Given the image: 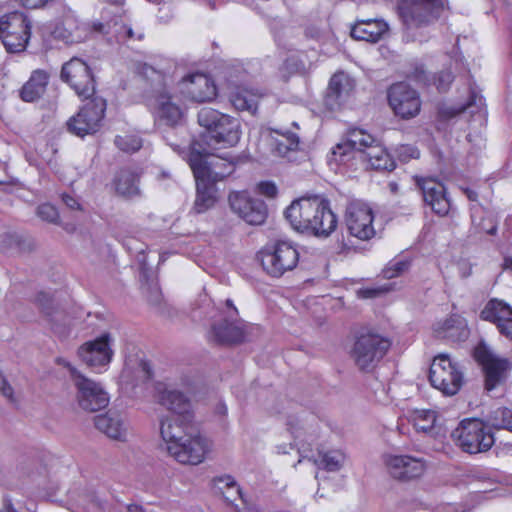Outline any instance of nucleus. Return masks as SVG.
Listing matches in <instances>:
<instances>
[{"label":"nucleus","mask_w":512,"mask_h":512,"mask_svg":"<svg viewBox=\"0 0 512 512\" xmlns=\"http://www.w3.org/2000/svg\"><path fill=\"white\" fill-rule=\"evenodd\" d=\"M332 155L339 164L357 159L373 170L392 171L395 168V162L387 150L362 129L351 130L347 139L333 148Z\"/></svg>","instance_id":"nucleus-1"},{"label":"nucleus","mask_w":512,"mask_h":512,"mask_svg":"<svg viewBox=\"0 0 512 512\" xmlns=\"http://www.w3.org/2000/svg\"><path fill=\"white\" fill-rule=\"evenodd\" d=\"M198 123L206 131L193 145L216 148L235 146L241 136V125L237 118L222 114L212 108H202L197 115Z\"/></svg>","instance_id":"nucleus-2"},{"label":"nucleus","mask_w":512,"mask_h":512,"mask_svg":"<svg viewBox=\"0 0 512 512\" xmlns=\"http://www.w3.org/2000/svg\"><path fill=\"white\" fill-rule=\"evenodd\" d=\"M214 149L202 146V144L192 146L188 162L195 179L204 178V180L215 184L233 173L234 162L226 156L214 155L212 153Z\"/></svg>","instance_id":"nucleus-3"},{"label":"nucleus","mask_w":512,"mask_h":512,"mask_svg":"<svg viewBox=\"0 0 512 512\" xmlns=\"http://www.w3.org/2000/svg\"><path fill=\"white\" fill-rule=\"evenodd\" d=\"M451 437L455 445L468 454L485 453L495 443L491 429L477 418L463 419L452 431Z\"/></svg>","instance_id":"nucleus-4"},{"label":"nucleus","mask_w":512,"mask_h":512,"mask_svg":"<svg viewBox=\"0 0 512 512\" xmlns=\"http://www.w3.org/2000/svg\"><path fill=\"white\" fill-rule=\"evenodd\" d=\"M143 73L148 75V71L155 76L157 86L153 89L148 103L156 117L168 126H175L179 123L184 115L183 109L178 105L173 97L166 90L165 78L157 72L152 66L147 64L141 65Z\"/></svg>","instance_id":"nucleus-5"},{"label":"nucleus","mask_w":512,"mask_h":512,"mask_svg":"<svg viewBox=\"0 0 512 512\" xmlns=\"http://www.w3.org/2000/svg\"><path fill=\"white\" fill-rule=\"evenodd\" d=\"M429 380L444 395L453 396L463 385V373L459 364L453 362L448 354H439L431 363Z\"/></svg>","instance_id":"nucleus-6"},{"label":"nucleus","mask_w":512,"mask_h":512,"mask_svg":"<svg viewBox=\"0 0 512 512\" xmlns=\"http://www.w3.org/2000/svg\"><path fill=\"white\" fill-rule=\"evenodd\" d=\"M263 269L272 277H281L293 270L299 261L297 248L288 241H277L260 254Z\"/></svg>","instance_id":"nucleus-7"},{"label":"nucleus","mask_w":512,"mask_h":512,"mask_svg":"<svg viewBox=\"0 0 512 512\" xmlns=\"http://www.w3.org/2000/svg\"><path fill=\"white\" fill-rule=\"evenodd\" d=\"M30 35L31 22L23 13L15 11L0 18V38L8 52L23 51Z\"/></svg>","instance_id":"nucleus-8"},{"label":"nucleus","mask_w":512,"mask_h":512,"mask_svg":"<svg viewBox=\"0 0 512 512\" xmlns=\"http://www.w3.org/2000/svg\"><path fill=\"white\" fill-rule=\"evenodd\" d=\"M390 342L377 334H363L354 343L352 358L360 370H370L384 357Z\"/></svg>","instance_id":"nucleus-9"},{"label":"nucleus","mask_w":512,"mask_h":512,"mask_svg":"<svg viewBox=\"0 0 512 512\" xmlns=\"http://www.w3.org/2000/svg\"><path fill=\"white\" fill-rule=\"evenodd\" d=\"M399 14L408 28H418L436 20L443 9L442 0H400Z\"/></svg>","instance_id":"nucleus-10"},{"label":"nucleus","mask_w":512,"mask_h":512,"mask_svg":"<svg viewBox=\"0 0 512 512\" xmlns=\"http://www.w3.org/2000/svg\"><path fill=\"white\" fill-rule=\"evenodd\" d=\"M105 110L106 101L103 98H92L83 105L76 115L69 119L68 130L79 137L96 133L101 126Z\"/></svg>","instance_id":"nucleus-11"},{"label":"nucleus","mask_w":512,"mask_h":512,"mask_svg":"<svg viewBox=\"0 0 512 512\" xmlns=\"http://www.w3.org/2000/svg\"><path fill=\"white\" fill-rule=\"evenodd\" d=\"M475 358L482 367L484 389L487 392H491L505 384L511 369V363L508 359L494 354L485 347L476 348Z\"/></svg>","instance_id":"nucleus-12"},{"label":"nucleus","mask_w":512,"mask_h":512,"mask_svg":"<svg viewBox=\"0 0 512 512\" xmlns=\"http://www.w3.org/2000/svg\"><path fill=\"white\" fill-rule=\"evenodd\" d=\"M61 79L66 82L79 97L89 99L94 95L95 80L93 72L90 66L80 58L74 57L63 64Z\"/></svg>","instance_id":"nucleus-13"},{"label":"nucleus","mask_w":512,"mask_h":512,"mask_svg":"<svg viewBox=\"0 0 512 512\" xmlns=\"http://www.w3.org/2000/svg\"><path fill=\"white\" fill-rule=\"evenodd\" d=\"M388 474L395 480L409 482L422 477L427 469L424 458L388 453L383 456Z\"/></svg>","instance_id":"nucleus-14"},{"label":"nucleus","mask_w":512,"mask_h":512,"mask_svg":"<svg viewBox=\"0 0 512 512\" xmlns=\"http://www.w3.org/2000/svg\"><path fill=\"white\" fill-rule=\"evenodd\" d=\"M374 213L372 208L361 201L348 204L345 213V223L351 236L362 240H370L375 236L373 226Z\"/></svg>","instance_id":"nucleus-15"},{"label":"nucleus","mask_w":512,"mask_h":512,"mask_svg":"<svg viewBox=\"0 0 512 512\" xmlns=\"http://www.w3.org/2000/svg\"><path fill=\"white\" fill-rule=\"evenodd\" d=\"M388 102L395 115L404 120L415 118L421 109L418 92L404 82L395 83L389 88Z\"/></svg>","instance_id":"nucleus-16"},{"label":"nucleus","mask_w":512,"mask_h":512,"mask_svg":"<svg viewBox=\"0 0 512 512\" xmlns=\"http://www.w3.org/2000/svg\"><path fill=\"white\" fill-rule=\"evenodd\" d=\"M229 204L234 213L250 225H261L267 217L264 201L252 198L247 192H233Z\"/></svg>","instance_id":"nucleus-17"},{"label":"nucleus","mask_w":512,"mask_h":512,"mask_svg":"<svg viewBox=\"0 0 512 512\" xmlns=\"http://www.w3.org/2000/svg\"><path fill=\"white\" fill-rule=\"evenodd\" d=\"M319 203H321L320 196L301 197L294 200L285 210V218L295 231L307 234L311 229L310 224L315 209H319Z\"/></svg>","instance_id":"nucleus-18"},{"label":"nucleus","mask_w":512,"mask_h":512,"mask_svg":"<svg viewBox=\"0 0 512 512\" xmlns=\"http://www.w3.org/2000/svg\"><path fill=\"white\" fill-rule=\"evenodd\" d=\"M209 448L207 438L193 431L177 444L176 449L170 450L168 453L179 463L198 465L205 460Z\"/></svg>","instance_id":"nucleus-19"},{"label":"nucleus","mask_w":512,"mask_h":512,"mask_svg":"<svg viewBox=\"0 0 512 512\" xmlns=\"http://www.w3.org/2000/svg\"><path fill=\"white\" fill-rule=\"evenodd\" d=\"M416 186L422 193L425 204L440 216H445L450 210V201L446 195L443 183L431 177H414Z\"/></svg>","instance_id":"nucleus-20"},{"label":"nucleus","mask_w":512,"mask_h":512,"mask_svg":"<svg viewBox=\"0 0 512 512\" xmlns=\"http://www.w3.org/2000/svg\"><path fill=\"white\" fill-rule=\"evenodd\" d=\"M74 385L77 389L78 403L84 410L95 412L108 405V395L99 383L83 375L77 376Z\"/></svg>","instance_id":"nucleus-21"},{"label":"nucleus","mask_w":512,"mask_h":512,"mask_svg":"<svg viewBox=\"0 0 512 512\" xmlns=\"http://www.w3.org/2000/svg\"><path fill=\"white\" fill-rule=\"evenodd\" d=\"M78 356L89 367L100 370L111 361L110 335L103 334L92 341H87L78 349Z\"/></svg>","instance_id":"nucleus-22"},{"label":"nucleus","mask_w":512,"mask_h":512,"mask_svg":"<svg viewBox=\"0 0 512 512\" xmlns=\"http://www.w3.org/2000/svg\"><path fill=\"white\" fill-rule=\"evenodd\" d=\"M479 317L496 325L499 333L512 339V307L497 298L490 299L480 311Z\"/></svg>","instance_id":"nucleus-23"},{"label":"nucleus","mask_w":512,"mask_h":512,"mask_svg":"<svg viewBox=\"0 0 512 512\" xmlns=\"http://www.w3.org/2000/svg\"><path fill=\"white\" fill-rule=\"evenodd\" d=\"M156 393L157 401L161 406L187 420L192 419L191 401L183 392L159 383L156 386Z\"/></svg>","instance_id":"nucleus-24"},{"label":"nucleus","mask_w":512,"mask_h":512,"mask_svg":"<svg viewBox=\"0 0 512 512\" xmlns=\"http://www.w3.org/2000/svg\"><path fill=\"white\" fill-rule=\"evenodd\" d=\"M191 420L176 417H166L161 420L160 434L167 452L177 448V444L183 441L194 429L190 425Z\"/></svg>","instance_id":"nucleus-25"},{"label":"nucleus","mask_w":512,"mask_h":512,"mask_svg":"<svg viewBox=\"0 0 512 512\" xmlns=\"http://www.w3.org/2000/svg\"><path fill=\"white\" fill-rule=\"evenodd\" d=\"M433 331L437 338L452 342L465 341L470 335L466 319L459 314H451L446 319L437 322Z\"/></svg>","instance_id":"nucleus-26"},{"label":"nucleus","mask_w":512,"mask_h":512,"mask_svg":"<svg viewBox=\"0 0 512 512\" xmlns=\"http://www.w3.org/2000/svg\"><path fill=\"white\" fill-rule=\"evenodd\" d=\"M187 93L193 101L202 103L212 101L217 95L214 81L203 73H195L183 79Z\"/></svg>","instance_id":"nucleus-27"},{"label":"nucleus","mask_w":512,"mask_h":512,"mask_svg":"<svg viewBox=\"0 0 512 512\" xmlns=\"http://www.w3.org/2000/svg\"><path fill=\"white\" fill-rule=\"evenodd\" d=\"M263 97V91L246 85L235 86L229 93V101L233 107L238 111H245L251 115L256 114L258 104Z\"/></svg>","instance_id":"nucleus-28"},{"label":"nucleus","mask_w":512,"mask_h":512,"mask_svg":"<svg viewBox=\"0 0 512 512\" xmlns=\"http://www.w3.org/2000/svg\"><path fill=\"white\" fill-rule=\"evenodd\" d=\"M338 225L337 216L330 208L329 201L321 197L319 209H315L312 223L310 224L309 235L317 237H328L333 233Z\"/></svg>","instance_id":"nucleus-29"},{"label":"nucleus","mask_w":512,"mask_h":512,"mask_svg":"<svg viewBox=\"0 0 512 512\" xmlns=\"http://www.w3.org/2000/svg\"><path fill=\"white\" fill-rule=\"evenodd\" d=\"M351 90L352 85L348 76L344 73L333 75L325 95L326 107L331 111L338 109L349 97Z\"/></svg>","instance_id":"nucleus-30"},{"label":"nucleus","mask_w":512,"mask_h":512,"mask_svg":"<svg viewBox=\"0 0 512 512\" xmlns=\"http://www.w3.org/2000/svg\"><path fill=\"white\" fill-rule=\"evenodd\" d=\"M236 320H224L221 323L213 324L208 332V340L215 344L240 343L244 339L243 329L235 323Z\"/></svg>","instance_id":"nucleus-31"},{"label":"nucleus","mask_w":512,"mask_h":512,"mask_svg":"<svg viewBox=\"0 0 512 512\" xmlns=\"http://www.w3.org/2000/svg\"><path fill=\"white\" fill-rule=\"evenodd\" d=\"M387 31L388 25L383 20H360L352 27L351 36L356 40L376 43Z\"/></svg>","instance_id":"nucleus-32"},{"label":"nucleus","mask_w":512,"mask_h":512,"mask_svg":"<svg viewBox=\"0 0 512 512\" xmlns=\"http://www.w3.org/2000/svg\"><path fill=\"white\" fill-rule=\"evenodd\" d=\"M94 424L99 431L112 439L120 440L125 435L123 422L116 411L109 410L105 414L95 416Z\"/></svg>","instance_id":"nucleus-33"},{"label":"nucleus","mask_w":512,"mask_h":512,"mask_svg":"<svg viewBox=\"0 0 512 512\" xmlns=\"http://www.w3.org/2000/svg\"><path fill=\"white\" fill-rule=\"evenodd\" d=\"M196 181V199L194 202L193 210L197 214H201L212 208L216 202V189L215 184L201 179Z\"/></svg>","instance_id":"nucleus-34"},{"label":"nucleus","mask_w":512,"mask_h":512,"mask_svg":"<svg viewBox=\"0 0 512 512\" xmlns=\"http://www.w3.org/2000/svg\"><path fill=\"white\" fill-rule=\"evenodd\" d=\"M48 79L47 72L43 70L34 71L21 89V98L26 102H33L39 99L45 93Z\"/></svg>","instance_id":"nucleus-35"},{"label":"nucleus","mask_w":512,"mask_h":512,"mask_svg":"<svg viewBox=\"0 0 512 512\" xmlns=\"http://www.w3.org/2000/svg\"><path fill=\"white\" fill-rule=\"evenodd\" d=\"M271 131L279 136L275 139L274 145V150L279 156L286 157L290 152L299 149L300 139L296 133L277 128H272Z\"/></svg>","instance_id":"nucleus-36"},{"label":"nucleus","mask_w":512,"mask_h":512,"mask_svg":"<svg viewBox=\"0 0 512 512\" xmlns=\"http://www.w3.org/2000/svg\"><path fill=\"white\" fill-rule=\"evenodd\" d=\"M472 225L478 232L495 235L497 223L494 217L481 206H474L471 209Z\"/></svg>","instance_id":"nucleus-37"},{"label":"nucleus","mask_w":512,"mask_h":512,"mask_svg":"<svg viewBox=\"0 0 512 512\" xmlns=\"http://www.w3.org/2000/svg\"><path fill=\"white\" fill-rule=\"evenodd\" d=\"M345 461V454L341 450L319 451L314 464L330 472L339 471Z\"/></svg>","instance_id":"nucleus-38"},{"label":"nucleus","mask_w":512,"mask_h":512,"mask_svg":"<svg viewBox=\"0 0 512 512\" xmlns=\"http://www.w3.org/2000/svg\"><path fill=\"white\" fill-rule=\"evenodd\" d=\"M436 412L432 410H416L412 415L414 427L417 431L430 433L436 423Z\"/></svg>","instance_id":"nucleus-39"},{"label":"nucleus","mask_w":512,"mask_h":512,"mask_svg":"<svg viewBox=\"0 0 512 512\" xmlns=\"http://www.w3.org/2000/svg\"><path fill=\"white\" fill-rule=\"evenodd\" d=\"M492 425L497 429H506L512 432V410L498 408L491 417Z\"/></svg>","instance_id":"nucleus-40"},{"label":"nucleus","mask_w":512,"mask_h":512,"mask_svg":"<svg viewBox=\"0 0 512 512\" xmlns=\"http://www.w3.org/2000/svg\"><path fill=\"white\" fill-rule=\"evenodd\" d=\"M144 289L148 302L158 311H161L163 305V296L158 283L154 281H147Z\"/></svg>","instance_id":"nucleus-41"},{"label":"nucleus","mask_w":512,"mask_h":512,"mask_svg":"<svg viewBox=\"0 0 512 512\" xmlns=\"http://www.w3.org/2000/svg\"><path fill=\"white\" fill-rule=\"evenodd\" d=\"M409 266L410 262L405 259L390 261L383 269V276L387 279L398 277L406 272Z\"/></svg>","instance_id":"nucleus-42"},{"label":"nucleus","mask_w":512,"mask_h":512,"mask_svg":"<svg viewBox=\"0 0 512 512\" xmlns=\"http://www.w3.org/2000/svg\"><path fill=\"white\" fill-rule=\"evenodd\" d=\"M111 188L121 196H126L128 193V171L121 169L117 172L111 182Z\"/></svg>","instance_id":"nucleus-43"},{"label":"nucleus","mask_w":512,"mask_h":512,"mask_svg":"<svg viewBox=\"0 0 512 512\" xmlns=\"http://www.w3.org/2000/svg\"><path fill=\"white\" fill-rule=\"evenodd\" d=\"M37 215L39 218L49 223L57 224L59 220V213L56 207L49 203L39 205L37 208Z\"/></svg>","instance_id":"nucleus-44"},{"label":"nucleus","mask_w":512,"mask_h":512,"mask_svg":"<svg viewBox=\"0 0 512 512\" xmlns=\"http://www.w3.org/2000/svg\"><path fill=\"white\" fill-rule=\"evenodd\" d=\"M397 155L398 158L403 161L407 162L411 159H417L420 156V151L418 148L414 145H401L397 148Z\"/></svg>","instance_id":"nucleus-45"},{"label":"nucleus","mask_w":512,"mask_h":512,"mask_svg":"<svg viewBox=\"0 0 512 512\" xmlns=\"http://www.w3.org/2000/svg\"><path fill=\"white\" fill-rule=\"evenodd\" d=\"M454 76L451 71H441L437 76L434 77V84L439 91H446L449 85L452 83Z\"/></svg>","instance_id":"nucleus-46"},{"label":"nucleus","mask_w":512,"mask_h":512,"mask_svg":"<svg viewBox=\"0 0 512 512\" xmlns=\"http://www.w3.org/2000/svg\"><path fill=\"white\" fill-rule=\"evenodd\" d=\"M218 483L222 484V486H219V489L223 490L226 489L228 491H234L236 495L239 496L243 500V495L241 492V489L235 482V480L231 476H224L218 479Z\"/></svg>","instance_id":"nucleus-47"},{"label":"nucleus","mask_w":512,"mask_h":512,"mask_svg":"<svg viewBox=\"0 0 512 512\" xmlns=\"http://www.w3.org/2000/svg\"><path fill=\"white\" fill-rule=\"evenodd\" d=\"M117 25H118L117 20L112 19L106 23L95 21L91 24V27H92L93 31H95L97 33H109L113 28H114V31L117 32V29H116Z\"/></svg>","instance_id":"nucleus-48"},{"label":"nucleus","mask_w":512,"mask_h":512,"mask_svg":"<svg viewBox=\"0 0 512 512\" xmlns=\"http://www.w3.org/2000/svg\"><path fill=\"white\" fill-rule=\"evenodd\" d=\"M259 192L267 197H274L277 194V187L272 182H261L258 186Z\"/></svg>","instance_id":"nucleus-49"},{"label":"nucleus","mask_w":512,"mask_h":512,"mask_svg":"<svg viewBox=\"0 0 512 512\" xmlns=\"http://www.w3.org/2000/svg\"><path fill=\"white\" fill-rule=\"evenodd\" d=\"M62 201L71 210H80L81 209V204L79 203L78 199L75 198L71 194L63 193Z\"/></svg>","instance_id":"nucleus-50"},{"label":"nucleus","mask_w":512,"mask_h":512,"mask_svg":"<svg viewBox=\"0 0 512 512\" xmlns=\"http://www.w3.org/2000/svg\"><path fill=\"white\" fill-rule=\"evenodd\" d=\"M213 412H214V415L216 417H218V419L220 421H224L226 419V417H227L228 409H227L226 404L219 400L215 404Z\"/></svg>","instance_id":"nucleus-51"},{"label":"nucleus","mask_w":512,"mask_h":512,"mask_svg":"<svg viewBox=\"0 0 512 512\" xmlns=\"http://www.w3.org/2000/svg\"><path fill=\"white\" fill-rule=\"evenodd\" d=\"M56 361L59 365H62L63 367L68 369L73 383L76 381L77 376H83L74 366L71 365L69 361L63 358H58Z\"/></svg>","instance_id":"nucleus-52"},{"label":"nucleus","mask_w":512,"mask_h":512,"mask_svg":"<svg viewBox=\"0 0 512 512\" xmlns=\"http://www.w3.org/2000/svg\"><path fill=\"white\" fill-rule=\"evenodd\" d=\"M412 78L415 81L422 82L424 84L429 82L428 76L426 74V71L422 66L416 67L412 73Z\"/></svg>","instance_id":"nucleus-53"},{"label":"nucleus","mask_w":512,"mask_h":512,"mask_svg":"<svg viewBox=\"0 0 512 512\" xmlns=\"http://www.w3.org/2000/svg\"><path fill=\"white\" fill-rule=\"evenodd\" d=\"M412 78L415 81L422 82L424 84L429 82L428 76L426 74V71L422 66L416 67L412 73Z\"/></svg>","instance_id":"nucleus-54"},{"label":"nucleus","mask_w":512,"mask_h":512,"mask_svg":"<svg viewBox=\"0 0 512 512\" xmlns=\"http://www.w3.org/2000/svg\"><path fill=\"white\" fill-rule=\"evenodd\" d=\"M137 261L140 265V271L143 277L147 278L149 269L146 267V255L143 251L139 252L137 256Z\"/></svg>","instance_id":"nucleus-55"},{"label":"nucleus","mask_w":512,"mask_h":512,"mask_svg":"<svg viewBox=\"0 0 512 512\" xmlns=\"http://www.w3.org/2000/svg\"><path fill=\"white\" fill-rule=\"evenodd\" d=\"M0 390L7 398H12L13 390L7 381L0 375Z\"/></svg>","instance_id":"nucleus-56"},{"label":"nucleus","mask_w":512,"mask_h":512,"mask_svg":"<svg viewBox=\"0 0 512 512\" xmlns=\"http://www.w3.org/2000/svg\"><path fill=\"white\" fill-rule=\"evenodd\" d=\"M143 146V140L136 135L130 136V152L138 151Z\"/></svg>","instance_id":"nucleus-57"},{"label":"nucleus","mask_w":512,"mask_h":512,"mask_svg":"<svg viewBox=\"0 0 512 512\" xmlns=\"http://www.w3.org/2000/svg\"><path fill=\"white\" fill-rule=\"evenodd\" d=\"M226 306L228 307V309L230 310L228 312V316L230 319L232 320H236L237 317H238V310L237 308L234 306L233 304V301L231 299H227L226 300Z\"/></svg>","instance_id":"nucleus-58"},{"label":"nucleus","mask_w":512,"mask_h":512,"mask_svg":"<svg viewBox=\"0 0 512 512\" xmlns=\"http://www.w3.org/2000/svg\"><path fill=\"white\" fill-rule=\"evenodd\" d=\"M142 195L141 189L135 184V180L130 178V200Z\"/></svg>","instance_id":"nucleus-59"},{"label":"nucleus","mask_w":512,"mask_h":512,"mask_svg":"<svg viewBox=\"0 0 512 512\" xmlns=\"http://www.w3.org/2000/svg\"><path fill=\"white\" fill-rule=\"evenodd\" d=\"M358 293L360 297L367 299L375 297L379 292L376 289H362Z\"/></svg>","instance_id":"nucleus-60"},{"label":"nucleus","mask_w":512,"mask_h":512,"mask_svg":"<svg viewBox=\"0 0 512 512\" xmlns=\"http://www.w3.org/2000/svg\"><path fill=\"white\" fill-rule=\"evenodd\" d=\"M435 512H457V508L453 504H445L439 506Z\"/></svg>","instance_id":"nucleus-61"},{"label":"nucleus","mask_w":512,"mask_h":512,"mask_svg":"<svg viewBox=\"0 0 512 512\" xmlns=\"http://www.w3.org/2000/svg\"><path fill=\"white\" fill-rule=\"evenodd\" d=\"M222 494H223L224 499L229 503H233L236 500V498L239 497L238 495L235 494L234 491L226 490V491H223Z\"/></svg>","instance_id":"nucleus-62"},{"label":"nucleus","mask_w":512,"mask_h":512,"mask_svg":"<svg viewBox=\"0 0 512 512\" xmlns=\"http://www.w3.org/2000/svg\"><path fill=\"white\" fill-rule=\"evenodd\" d=\"M140 366H141V372L143 373V377L148 380L151 378V372H150V369H149V366L146 362H141L140 363Z\"/></svg>","instance_id":"nucleus-63"},{"label":"nucleus","mask_w":512,"mask_h":512,"mask_svg":"<svg viewBox=\"0 0 512 512\" xmlns=\"http://www.w3.org/2000/svg\"><path fill=\"white\" fill-rule=\"evenodd\" d=\"M238 512H260V509L254 505H246L242 510Z\"/></svg>","instance_id":"nucleus-64"}]
</instances>
